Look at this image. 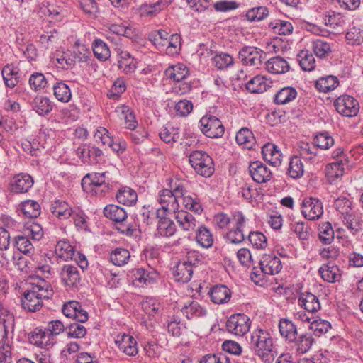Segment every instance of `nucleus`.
Segmentation results:
<instances>
[{"instance_id":"63","label":"nucleus","mask_w":363,"mask_h":363,"mask_svg":"<svg viewBox=\"0 0 363 363\" xmlns=\"http://www.w3.org/2000/svg\"><path fill=\"white\" fill-rule=\"evenodd\" d=\"M72 55L71 50H67L62 52L60 55H57L56 66L64 69L73 68L75 65Z\"/></svg>"},{"instance_id":"36","label":"nucleus","mask_w":363,"mask_h":363,"mask_svg":"<svg viewBox=\"0 0 363 363\" xmlns=\"http://www.w3.org/2000/svg\"><path fill=\"white\" fill-rule=\"evenodd\" d=\"M280 335L286 340L294 342L297 337V328L292 321L287 318H281L279 323Z\"/></svg>"},{"instance_id":"44","label":"nucleus","mask_w":363,"mask_h":363,"mask_svg":"<svg viewBox=\"0 0 363 363\" xmlns=\"http://www.w3.org/2000/svg\"><path fill=\"white\" fill-rule=\"evenodd\" d=\"M236 142L244 148L250 150L255 145V138L252 132L247 128H242L236 134Z\"/></svg>"},{"instance_id":"43","label":"nucleus","mask_w":363,"mask_h":363,"mask_svg":"<svg viewBox=\"0 0 363 363\" xmlns=\"http://www.w3.org/2000/svg\"><path fill=\"white\" fill-rule=\"evenodd\" d=\"M296 89L291 86H286L281 89L275 94L274 102L278 105H284L294 101L297 97Z\"/></svg>"},{"instance_id":"39","label":"nucleus","mask_w":363,"mask_h":363,"mask_svg":"<svg viewBox=\"0 0 363 363\" xmlns=\"http://www.w3.org/2000/svg\"><path fill=\"white\" fill-rule=\"evenodd\" d=\"M193 268L189 263L179 261L174 269V275L177 281L186 283L191 280Z\"/></svg>"},{"instance_id":"47","label":"nucleus","mask_w":363,"mask_h":363,"mask_svg":"<svg viewBox=\"0 0 363 363\" xmlns=\"http://www.w3.org/2000/svg\"><path fill=\"white\" fill-rule=\"evenodd\" d=\"M304 166L300 157L294 156L291 158L287 174L293 179H298L303 175Z\"/></svg>"},{"instance_id":"13","label":"nucleus","mask_w":363,"mask_h":363,"mask_svg":"<svg viewBox=\"0 0 363 363\" xmlns=\"http://www.w3.org/2000/svg\"><path fill=\"white\" fill-rule=\"evenodd\" d=\"M301 213L309 220H318L323 213V203L316 198H305L301 203Z\"/></svg>"},{"instance_id":"14","label":"nucleus","mask_w":363,"mask_h":363,"mask_svg":"<svg viewBox=\"0 0 363 363\" xmlns=\"http://www.w3.org/2000/svg\"><path fill=\"white\" fill-rule=\"evenodd\" d=\"M33 177L26 173H20L14 175L10 181L9 189L13 194L27 193L33 186Z\"/></svg>"},{"instance_id":"5","label":"nucleus","mask_w":363,"mask_h":363,"mask_svg":"<svg viewBox=\"0 0 363 363\" xmlns=\"http://www.w3.org/2000/svg\"><path fill=\"white\" fill-rule=\"evenodd\" d=\"M189 160L198 174L204 177H210L213 174V161L206 152L193 151L189 156Z\"/></svg>"},{"instance_id":"64","label":"nucleus","mask_w":363,"mask_h":363,"mask_svg":"<svg viewBox=\"0 0 363 363\" xmlns=\"http://www.w3.org/2000/svg\"><path fill=\"white\" fill-rule=\"evenodd\" d=\"M298 57L299 65L303 71L311 72L315 69V60L312 54L302 51Z\"/></svg>"},{"instance_id":"42","label":"nucleus","mask_w":363,"mask_h":363,"mask_svg":"<svg viewBox=\"0 0 363 363\" xmlns=\"http://www.w3.org/2000/svg\"><path fill=\"white\" fill-rule=\"evenodd\" d=\"M291 228L299 240H301L302 245L308 244V241L311 236V228L307 223L295 222L291 224Z\"/></svg>"},{"instance_id":"33","label":"nucleus","mask_w":363,"mask_h":363,"mask_svg":"<svg viewBox=\"0 0 363 363\" xmlns=\"http://www.w3.org/2000/svg\"><path fill=\"white\" fill-rule=\"evenodd\" d=\"M340 218L353 235H355L362 229V220L353 210L344 216H340Z\"/></svg>"},{"instance_id":"30","label":"nucleus","mask_w":363,"mask_h":363,"mask_svg":"<svg viewBox=\"0 0 363 363\" xmlns=\"http://www.w3.org/2000/svg\"><path fill=\"white\" fill-rule=\"evenodd\" d=\"M164 74L167 79H172L174 82H181L189 74V71L185 65L178 63L169 66L165 70Z\"/></svg>"},{"instance_id":"32","label":"nucleus","mask_w":363,"mask_h":363,"mask_svg":"<svg viewBox=\"0 0 363 363\" xmlns=\"http://www.w3.org/2000/svg\"><path fill=\"white\" fill-rule=\"evenodd\" d=\"M1 74L6 86L9 88L15 87L19 82V69L13 65H5L1 70Z\"/></svg>"},{"instance_id":"10","label":"nucleus","mask_w":363,"mask_h":363,"mask_svg":"<svg viewBox=\"0 0 363 363\" xmlns=\"http://www.w3.org/2000/svg\"><path fill=\"white\" fill-rule=\"evenodd\" d=\"M334 106L340 114L346 117L356 116L359 110L358 101L349 95L338 97L334 102Z\"/></svg>"},{"instance_id":"38","label":"nucleus","mask_w":363,"mask_h":363,"mask_svg":"<svg viewBox=\"0 0 363 363\" xmlns=\"http://www.w3.org/2000/svg\"><path fill=\"white\" fill-rule=\"evenodd\" d=\"M116 197L118 203L128 206L135 205L138 200L136 191L128 186L121 187L118 191Z\"/></svg>"},{"instance_id":"1","label":"nucleus","mask_w":363,"mask_h":363,"mask_svg":"<svg viewBox=\"0 0 363 363\" xmlns=\"http://www.w3.org/2000/svg\"><path fill=\"white\" fill-rule=\"evenodd\" d=\"M214 220L220 229H228L224 237L226 242L238 245L245 240L247 219L242 212L234 211L230 215L219 213L215 216Z\"/></svg>"},{"instance_id":"48","label":"nucleus","mask_w":363,"mask_h":363,"mask_svg":"<svg viewBox=\"0 0 363 363\" xmlns=\"http://www.w3.org/2000/svg\"><path fill=\"white\" fill-rule=\"evenodd\" d=\"M53 92L55 98L64 103L69 102L72 97L71 90L68 85L63 82H58L53 85Z\"/></svg>"},{"instance_id":"3","label":"nucleus","mask_w":363,"mask_h":363,"mask_svg":"<svg viewBox=\"0 0 363 363\" xmlns=\"http://www.w3.org/2000/svg\"><path fill=\"white\" fill-rule=\"evenodd\" d=\"M250 345L255 354L265 363L272 362L277 355L274 340L267 330H255L251 334Z\"/></svg>"},{"instance_id":"6","label":"nucleus","mask_w":363,"mask_h":363,"mask_svg":"<svg viewBox=\"0 0 363 363\" xmlns=\"http://www.w3.org/2000/svg\"><path fill=\"white\" fill-rule=\"evenodd\" d=\"M200 130L207 137L218 138L223 136L225 128L219 118L212 115H205L199 121Z\"/></svg>"},{"instance_id":"34","label":"nucleus","mask_w":363,"mask_h":363,"mask_svg":"<svg viewBox=\"0 0 363 363\" xmlns=\"http://www.w3.org/2000/svg\"><path fill=\"white\" fill-rule=\"evenodd\" d=\"M133 283L137 286H143L144 284L153 283L157 278V274L155 272H147L143 268L133 271Z\"/></svg>"},{"instance_id":"61","label":"nucleus","mask_w":363,"mask_h":363,"mask_svg":"<svg viewBox=\"0 0 363 363\" xmlns=\"http://www.w3.org/2000/svg\"><path fill=\"white\" fill-rule=\"evenodd\" d=\"M33 109L40 116L48 115L52 109L50 99L47 97H37L34 101Z\"/></svg>"},{"instance_id":"2","label":"nucleus","mask_w":363,"mask_h":363,"mask_svg":"<svg viewBox=\"0 0 363 363\" xmlns=\"http://www.w3.org/2000/svg\"><path fill=\"white\" fill-rule=\"evenodd\" d=\"M31 289L26 291L21 299L22 307L29 312L39 311L43 306V299H48L53 295L49 282L40 278L33 279Z\"/></svg>"},{"instance_id":"56","label":"nucleus","mask_w":363,"mask_h":363,"mask_svg":"<svg viewBox=\"0 0 363 363\" xmlns=\"http://www.w3.org/2000/svg\"><path fill=\"white\" fill-rule=\"evenodd\" d=\"M15 246L24 255H30L34 252V247L28 237L19 235L14 238Z\"/></svg>"},{"instance_id":"29","label":"nucleus","mask_w":363,"mask_h":363,"mask_svg":"<svg viewBox=\"0 0 363 363\" xmlns=\"http://www.w3.org/2000/svg\"><path fill=\"white\" fill-rule=\"evenodd\" d=\"M270 84L271 82L265 76L257 75L245 84V88L251 93H262L267 91Z\"/></svg>"},{"instance_id":"54","label":"nucleus","mask_w":363,"mask_h":363,"mask_svg":"<svg viewBox=\"0 0 363 363\" xmlns=\"http://www.w3.org/2000/svg\"><path fill=\"white\" fill-rule=\"evenodd\" d=\"M312 49L315 55L320 58H325L332 52L330 44L322 39L313 40Z\"/></svg>"},{"instance_id":"25","label":"nucleus","mask_w":363,"mask_h":363,"mask_svg":"<svg viewBox=\"0 0 363 363\" xmlns=\"http://www.w3.org/2000/svg\"><path fill=\"white\" fill-rule=\"evenodd\" d=\"M174 214L175 220L183 230L190 231L195 230L197 225V221L192 214L186 211H179V209Z\"/></svg>"},{"instance_id":"49","label":"nucleus","mask_w":363,"mask_h":363,"mask_svg":"<svg viewBox=\"0 0 363 363\" xmlns=\"http://www.w3.org/2000/svg\"><path fill=\"white\" fill-rule=\"evenodd\" d=\"M21 210L26 217L35 218L41 213L40 204L34 200H26L21 203Z\"/></svg>"},{"instance_id":"12","label":"nucleus","mask_w":363,"mask_h":363,"mask_svg":"<svg viewBox=\"0 0 363 363\" xmlns=\"http://www.w3.org/2000/svg\"><path fill=\"white\" fill-rule=\"evenodd\" d=\"M14 316L9 311L3 308H0V349L5 346L8 342V337L10 333H13L14 330Z\"/></svg>"},{"instance_id":"50","label":"nucleus","mask_w":363,"mask_h":363,"mask_svg":"<svg viewBox=\"0 0 363 363\" xmlns=\"http://www.w3.org/2000/svg\"><path fill=\"white\" fill-rule=\"evenodd\" d=\"M93 52L100 61H106L111 56V51L107 45L101 39H96L92 43Z\"/></svg>"},{"instance_id":"53","label":"nucleus","mask_w":363,"mask_h":363,"mask_svg":"<svg viewBox=\"0 0 363 363\" xmlns=\"http://www.w3.org/2000/svg\"><path fill=\"white\" fill-rule=\"evenodd\" d=\"M71 52L74 65L77 63L88 62L91 57V53L90 50L84 45H77L74 47L73 50H71Z\"/></svg>"},{"instance_id":"37","label":"nucleus","mask_w":363,"mask_h":363,"mask_svg":"<svg viewBox=\"0 0 363 363\" xmlns=\"http://www.w3.org/2000/svg\"><path fill=\"white\" fill-rule=\"evenodd\" d=\"M183 315L188 319L191 320L203 317L206 314V310L197 301H191L185 304L181 309Z\"/></svg>"},{"instance_id":"59","label":"nucleus","mask_w":363,"mask_h":363,"mask_svg":"<svg viewBox=\"0 0 363 363\" xmlns=\"http://www.w3.org/2000/svg\"><path fill=\"white\" fill-rule=\"evenodd\" d=\"M116 111L123 116L128 129L134 130L136 128L138 123L133 111L129 106H122L118 107Z\"/></svg>"},{"instance_id":"7","label":"nucleus","mask_w":363,"mask_h":363,"mask_svg":"<svg viewBox=\"0 0 363 363\" xmlns=\"http://www.w3.org/2000/svg\"><path fill=\"white\" fill-rule=\"evenodd\" d=\"M250 323V319L247 315L243 313H235L228 318L225 327L228 333L242 336L249 331Z\"/></svg>"},{"instance_id":"52","label":"nucleus","mask_w":363,"mask_h":363,"mask_svg":"<svg viewBox=\"0 0 363 363\" xmlns=\"http://www.w3.org/2000/svg\"><path fill=\"white\" fill-rule=\"evenodd\" d=\"M196 242L204 248H209L213 245V238L210 230L205 226H201L197 230Z\"/></svg>"},{"instance_id":"45","label":"nucleus","mask_w":363,"mask_h":363,"mask_svg":"<svg viewBox=\"0 0 363 363\" xmlns=\"http://www.w3.org/2000/svg\"><path fill=\"white\" fill-rule=\"evenodd\" d=\"M294 349L299 354L306 353L311 348L313 344L314 339L311 335L305 333L301 335L298 338L294 341Z\"/></svg>"},{"instance_id":"28","label":"nucleus","mask_w":363,"mask_h":363,"mask_svg":"<svg viewBox=\"0 0 363 363\" xmlns=\"http://www.w3.org/2000/svg\"><path fill=\"white\" fill-rule=\"evenodd\" d=\"M61 277L65 285L70 287L77 286L81 279L77 267L70 264L63 267Z\"/></svg>"},{"instance_id":"16","label":"nucleus","mask_w":363,"mask_h":363,"mask_svg":"<svg viewBox=\"0 0 363 363\" xmlns=\"http://www.w3.org/2000/svg\"><path fill=\"white\" fill-rule=\"evenodd\" d=\"M118 350L129 357H134L138 352L137 341L128 334H119L115 340Z\"/></svg>"},{"instance_id":"20","label":"nucleus","mask_w":363,"mask_h":363,"mask_svg":"<svg viewBox=\"0 0 363 363\" xmlns=\"http://www.w3.org/2000/svg\"><path fill=\"white\" fill-rule=\"evenodd\" d=\"M318 274L326 282L335 283L342 277L339 267L333 262L323 264L318 269Z\"/></svg>"},{"instance_id":"62","label":"nucleus","mask_w":363,"mask_h":363,"mask_svg":"<svg viewBox=\"0 0 363 363\" xmlns=\"http://www.w3.org/2000/svg\"><path fill=\"white\" fill-rule=\"evenodd\" d=\"M269 15L268 9L265 6H257L249 9L246 13V18L250 21H259Z\"/></svg>"},{"instance_id":"58","label":"nucleus","mask_w":363,"mask_h":363,"mask_svg":"<svg viewBox=\"0 0 363 363\" xmlns=\"http://www.w3.org/2000/svg\"><path fill=\"white\" fill-rule=\"evenodd\" d=\"M345 39L350 45H361L363 43V28L357 26L351 27L345 34Z\"/></svg>"},{"instance_id":"46","label":"nucleus","mask_w":363,"mask_h":363,"mask_svg":"<svg viewBox=\"0 0 363 363\" xmlns=\"http://www.w3.org/2000/svg\"><path fill=\"white\" fill-rule=\"evenodd\" d=\"M339 84L338 79L332 75L323 77L315 82V87L321 92L327 93L334 90Z\"/></svg>"},{"instance_id":"17","label":"nucleus","mask_w":363,"mask_h":363,"mask_svg":"<svg viewBox=\"0 0 363 363\" xmlns=\"http://www.w3.org/2000/svg\"><path fill=\"white\" fill-rule=\"evenodd\" d=\"M62 311L66 317L76 319L79 323H85L89 318L86 311L83 309L82 305L76 301L65 303Z\"/></svg>"},{"instance_id":"24","label":"nucleus","mask_w":363,"mask_h":363,"mask_svg":"<svg viewBox=\"0 0 363 363\" xmlns=\"http://www.w3.org/2000/svg\"><path fill=\"white\" fill-rule=\"evenodd\" d=\"M263 159L267 163L277 167L281 164V153L273 143L265 144L262 149Z\"/></svg>"},{"instance_id":"18","label":"nucleus","mask_w":363,"mask_h":363,"mask_svg":"<svg viewBox=\"0 0 363 363\" xmlns=\"http://www.w3.org/2000/svg\"><path fill=\"white\" fill-rule=\"evenodd\" d=\"M259 265L262 273L268 275L277 274L282 269L281 259L272 254L264 255L259 261Z\"/></svg>"},{"instance_id":"55","label":"nucleus","mask_w":363,"mask_h":363,"mask_svg":"<svg viewBox=\"0 0 363 363\" xmlns=\"http://www.w3.org/2000/svg\"><path fill=\"white\" fill-rule=\"evenodd\" d=\"M167 6L163 0H159L153 4H145L140 6L139 11L141 16H155Z\"/></svg>"},{"instance_id":"8","label":"nucleus","mask_w":363,"mask_h":363,"mask_svg":"<svg viewBox=\"0 0 363 363\" xmlns=\"http://www.w3.org/2000/svg\"><path fill=\"white\" fill-rule=\"evenodd\" d=\"M76 154L84 164L99 163L103 160V151L91 143H83L76 150Z\"/></svg>"},{"instance_id":"41","label":"nucleus","mask_w":363,"mask_h":363,"mask_svg":"<svg viewBox=\"0 0 363 363\" xmlns=\"http://www.w3.org/2000/svg\"><path fill=\"white\" fill-rule=\"evenodd\" d=\"M56 255L63 260L72 259L76 255L74 247L66 240H60L55 245Z\"/></svg>"},{"instance_id":"22","label":"nucleus","mask_w":363,"mask_h":363,"mask_svg":"<svg viewBox=\"0 0 363 363\" xmlns=\"http://www.w3.org/2000/svg\"><path fill=\"white\" fill-rule=\"evenodd\" d=\"M157 217L159 219L157 226V234L162 237H170L176 232V225L173 220L162 214L160 210L156 211Z\"/></svg>"},{"instance_id":"57","label":"nucleus","mask_w":363,"mask_h":363,"mask_svg":"<svg viewBox=\"0 0 363 363\" xmlns=\"http://www.w3.org/2000/svg\"><path fill=\"white\" fill-rule=\"evenodd\" d=\"M130 257V252L124 248H116L110 255L111 262L116 266H123L128 263Z\"/></svg>"},{"instance_id":"60","label":"nucleus","mask_w":363,"mask_h":363,"mask_svg":"<svg viewBox=\"0 0 363 363\" xmlns=\"http://www.w3.org/2000/svg\"><path fill=\"white\" fill-rule=\"evenodd\" d=\"M319 239L323 244H330L334 239V230L329 222L319 225Z\"/></svg>"},{"instance_id":"26","label":"nucleus","mask_w":363,"mask_h":363,"mask_svg":"<svg viewBox=\"0 0 363 363\" xmlns=\"http://www.w3.org/2000/svg\"><path fill=\"white\" fill-rule=\"evenodd\" d=\"M299 306L309 313L318 311L320 304L318 298L310 292L301 293L298 297Z\"/></svg>"},{"instance_id":"21","label":"nucleus","mask_w":363,"mask_h":363,"mask_svg":"<svg viewBox=\"0 0 363 363\" xmlns=\"http://www.w3.org/2000/svg\"><path fill=\"white\" fill-rule=\"evenodd\" d=\"M249 172L253 180L257 183H264L272 177V172L259 161L251 162Z\"/></svg>"},{"instance_id":"35","label":"nucleus","mask_w":363,"mask_h":363,"mask_svg":"<svg viewBox=\"0 0 363 363\" xmlns=\"http://www.w3.org/2000/svg\"><path fill=\"white\" fill-rule=\"evenodd\" d=\"M210 296L214 303L223 304L230 301L231 291L225 285H216L211 289Z\"/></svg>"},{"instance_id":"23","label":"nucleus","mask_w":363,"mask_h":363,"mask_svg":"<svg viewBox=\"0 0 363 363\" xmlns=\"http://www.w3.org/2000/svg\"><path fill=\"white\" fill-rule=\"evenodd\" d=\"M105 172L87 174L82 180V187L84 191L90 192L94 191L96 193V189L105 184Z\"/></svg>"},{"instance_id":"40","label":"nucleus","mask_w":363,"mask_h":363,"mask_svg":"<svg viewBox=\"0 0 363 363\" xmlns=\"http://www.w3.org/2000/svg\"><path fill=\"white\" fill-rule=\"evenodd\" d=\"M50 210L52 213L60 220L69 218L73 213L69 205L67 202L60 200L52 202Z\"/></svg>"},{"instance_id":"9","label":"nucleus","mask_w":363,"mask_h":363,"mask_svg":"<svg viewBox=\"0 0 363 363\" xmlns=\"http://www.w3.org/2000/svg\"><path fill=\"white\" fill-rule=\"evenodd\" d=\"M238 57L245 65L258 67L265 60L266 53L256 47L245 46L239 51Z\"/></svg>"},{"instance_id":"15","label":"nucleus","mask_w":363,"mask_h":363,"mask_svg":"<svg viewBox=\"0 0 363 363\" xmlns=\"http://www.w3.org/2000/svg\"><path fill=\"white\" fill-rule=\"evenodd\" d=\"M29 339L33 345L46 349L52 347L56 343L55 338L51 335L45 328L44 329L35 328L31 332Z\"/></svg>"},{"instance_id":"51","label":"nucleus","mask_w":363,"mask_h":363,"mask_svg":"<svg viewBox=\"0 0 363 363\" xmlns=\"http://www.w3.org/2000/svg\"><path fill=\"white\" fill-rule=\"evenodd\" d=\"M118 67L125 73H131L136 68L135 62L128 51H121L119 53Z\"/></svg>"},{"instance_id":"4","label":"nucleus","mask_w":363,"mask_h":363,"mask_svg":"<svg viewBox=\"0 0 363 363\" xmlns=\"http://www.w3.org/2000/svg\"><path fill=\"white\" fill-rule=\"evenodd\" d=\"M106 218L115 223L116 229L123 235L132 236L138 230V224L133 219H128L125 209L119 206L109 204L104 208Z\"/></svg>"},{"instance_id":"11","label":"nucleus","mask_w":363,"mask_h":363,"mask_svg":"<svg viewBox=\"0 0 363 363\" xmlns=\"http://www.w3.org/2000/svg\"><path fill=\"white\" fill-rule=\"evenodd\" d=\"M157 201L161 206L160 210L162 214H171L178 211L179 208L178 199L174 192L169 189H164L159 191Z\"/></svg>"},{"instance_id":"31","label":"nucleus","mask_w":363,"mask_h":363,"mask_svg":"<svg viewBox=\"0 0 363 363\" xmlns=\"http://www.w3.org/2000/svg\"><path fill=\"white\" fill-rule=\"evenodd\" d=\"M265 65L267 70L275 74H284L287 72L290 68L288 62L279 56L270 58L266 62Z\"/></svg>"},{"instance_id":"19","label":"nucleus","mask_w":363,"mask_h":363,"mask_svg":"<svg viewBox=\"0 0 363 363\" xmlns=\"http://www.w3.org/2000/svg\"><path fill=\"white\" fill-rule=\"evenodd\" d=\"M350 167L349 158L337 160L335 162L328 164L325 169V176L328 181L332 183L337 179L343 176L346 168Z\"/></svg>"},{"instance_id":"27","label":"nucleus","mask_w":363,"mask_h":363,"mask_svg":"<svg viewBox=\"0 0 363 363\" xmlns=\"http://www.w3.org/2000/svg\"><path fill=\"white\" fill-rule=\"evenodd\" d=\"M325 24L333 29L336 33L342 31L346 26V18L340 13L328 11L324 17Z\"/></svg>"}]
</instances>
